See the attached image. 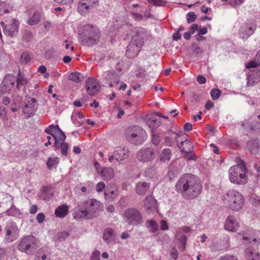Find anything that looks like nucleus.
<instances>
[{
  "instance_id": "obj_1",
  "label": "nucleus",
  "mask_w": 260,
  "mask_h": 260,
  "mask_svg": "<svg viewBox=\"0 0 260 260\" xmlns=\"http://www.w3.org/2000/svg\"><path fill=\"white\" fill-rule=\"evenodd\" d=\"M176 190L184 197L193 199L202 192V187L199 179L191 174L182 175L175 185Z\"/></svg>"
},
{
  "instance_id": "obj_2",
  "label": "nucleus",
  "mask_w": 260,
  "mask_h": 260,
  "mask_svg": "<svg viewBox=\"0 0 260 260\" xmlns=\"http://www.w3.org/2000/svg\"><path fill=\"white\" fill-rule=\"evenodd\" d=\"M102 205L95 199H89L81 203L74 212L76 219H91L96 217L102 210Z\"/></svg>"
},
{
  "instance_id": "obj_3",
  "label": "nucleus",
  "mask_w": 260,
  "mask_h": 260,
  "mask_svg": "<svg viewBox=\"0 0 260 260\" xmlns=\"http://www.w3.org/2000/svg\"><path fill=\"white\" fill-rule=\"evenodd\" d=\"M133 37L127 46L126 55L129 58H134L137 56L144 44L145 36V30L141 27L135 28L132 31Z\"/></svg>"
},
{
  "instance_id": "obj_4",
  "label": "nucleus",
  "mask_w": 260,
  "mask_h": 260,
  "mask_svg": "<svg viewBox=\"0 0 260 260\" xmlns=\"http://www.w3.org/2000/svg\"><path fill=\"white\" fill-rule=\"evenodd\" d=\"M100 37V30L96 26L87 24L83 28L80 41L82 45L90 47L98 43Z\"/></svg>"
},
{
  "instance_id": "obj_5",
  "label": "nucleus",
  "mask_w": 260,
  "mask_h": 260,
  "mask_svg": "<svg viewBox=\"0 0 260 260\" xmlns=\"http://www.w3.org/2000/svg\"><path fill=\"white\" fill-rule=\"evenodd\" d=\"M224 202L231 210L238 211L244 206V199L238 191L230 190L224 196Z\"/></svg>"
},
{
  "instance_id": "obj_6",
  "label": "nucleus",
  "mask_w": 260,
  "mask_h": 260,
  "mask_svg": "<svg viewBox=\"0 0 260 260\" xmlns=\"http://www.w3.org/2000/svg\"><path fill=\"white\" fill-rule=\"evenodd\" d=\"M246 168L243 163L238 164L230 168L229 172V179L233 183L243 184L246 183Z\"/></svg>"
},
{
  "instance_id": "obj_7",
  "label": "nucleus",
  "mask_w": 260,
  "mask_h": 260,
  "mask_svg": "<svg viewBox=\"0 0 260 260\" xmlns=\"http://www.w3.org/2000/svg\"><path fill=\"white\" fill-rule=\"evenodd\" d=\"M37 240L35 237L27 236L19 240L17 248L21 252L30 254L37 248Z\"/></svg>"
},
{
  "instance_id": "obj_8",
  "label": "nucleus",
  "mask_w": 260,
  "mask_h": 260,
  "mask_svg": "<svg viewBox=\"0 0 260 260\" xmlns=\"http://www.w3.org/2000/svg\"><path fill=\"white\" fill-rule=\"evenodd\" d=\"M124 215L126 218V222L129 224L137 225L142 220L140 212L135 208H129L125 210Z\"/></svg>"
},
{
  "instance_id": "obj_9",
  "label": "nucleus",
  "mask_w": 260,
  "mask_h": 260,
  "mask_svg": "<svg viewBox=\"0 0 260 260\" xmlns=\"http://www.w3.org/2000/svg\"><path fill=\"white\" fill-rule=\"evenodd\" d=\"M5 240L7 243L15 241L18 237L19 229L16 224L13 222L7 224L5 228Z\"/></svg>"
},
{
  "instance_id": "obj_10",
  "label": "nucleus",
  "mask_w": 260,
  "mask_h": 260,
  "mask_svg": "<svg viewBox=\"0 0 260 260\" xmlns=\"http://www.w3.org/2000/svg\"><path fill=\"white\" fill-rule=\"evenodd\" d=\"M1 24L3 27V30L5 35L11 37L16 36L18 32V27L19 26V23L18 20L15 19H13L7 25H6L4 22H1Z\"/></svg>"
},
{
  "instance_id": "obj_11",
  "label": "nucleus",
  "mask_w": 260,
  "mask_h": 260,
  "mask_svg": "<svg viewBox=\"0 0 260 260\" xmlns=\"http://www.w3.org/2000/svg\"><path fill=\"white\" fill-rule=\"evenodd\" d=\"M4 202H2L6 207H9V209L6 211V213L8 216H16L19 214V210L17 209L13 204V199L9 195H6L3 199Z\"/></svg>"
},
{
  "instance_id": "obj_12",
  "label": "nucleus",
  "mask_w": 260,
  "mask_h": 260,
  "mask_svg": "<svg viewBox=\"0 0 260 260\" xmlns=\"http://www.w3.org/2000/svg\"><path fill=\"white\" fill-rule=\"evenodd\" d=\"M138 160L142 162H147L154 159L155 153L154 149L147 148L140 150L137 155Z\"/></svg>"
},
{
  "instance_id": "obj_13",
  "label": "nucleus",
  "mask_w": 260,
  "mask_h": 260,
  "mask_svg": "<svg viewBox=\"0 0 260 260\" xmlns=\"http://www.w3.org/2000/svg\"><path fill=\"white\" fill-rule=\"evenodd\" d=\"M85 87L87 93L93 96L100 91L101 85L94 78L91 77L86 80Z\"/></svg>"
},
{
  "instance_id": "obj_14",
  "label": "nucleus",
  "mask_w": 260,
  "mask_h": 260,
  "mask_svg": "<svg viewBox=\"0 0 260 260\" xmlns=\"http://www.w3.org/2000/svg\"><path fill=\"white\" fill-rule=\"evenodd\" d=\"M15 81V78L13 76H6L2 83L0 89L1 92L2 93H6L9 92L13 87Z\"/></svg>"
},
{
  "instance_id": "obj_15",
  "label": "nucleus",
  "mask_w": 260,
  "mask_h": 260,
  "mask_svg": "<svg viewBox=\"0 0 260 260\" xmlns=\"http://www.w3.org/2000/svg\"><path fill=\"white\" fill-rule=\"evenodd\" d=\"M127 141L136 145L142 144L146 138L145 132L125 135Z\"/></svg>"
},
{
  "instance_id": "obj_16",
  "label": "nucleus",
  "mask_w": 260,
  "mask_h": 260,
  "mask_svg": "<svg viewBox=\"0 0 260 260\" xmlns=\"http://www.w3.org/2000/svg\"><path fill=\"white\" fill-rule=\"evenodd\" d=\"M255 29L256 25L254 24H245L240 29V37L243 39H247L254 32Z\"/></svg>"
},
{
  "instance_id": "obj_17",
  "label": "nucleus",
  "mask_w": 260,
  "mask_h": 260,
  "mask_svg": "<svg viewBox=\"0 0 260 260\" xmlns=\"http://www.w3.org/2000/svg\"><path fill=\"white\" fill-rule=\"evenodd\" d=\"M238 223L237 222L235 218L233 216H229L225 222V229L231 232H236L238 230Z\"/></svg>"
},
{
  "instance_id": "obj_18",
  "label": "nucleus",
  "mask_w": 260,
  "mask_h": 260,
  "mask_svg": "<svg viewBox=\"0 0 260 260\" xmlns=\"http://www.w3.org/2000/svg\"><path fill=\"white\" fill-rule=\"evenodd\" d=\"M36 103V100L34 98H32L30 101H28V103L23 108V113L28 116L34 115L37 108Z\"/></svg>"
},
{
  "instance_id": "obj_19",
  "label": "nucleus",
  "mask_w": 260,
  "mask_h": 260,
  "mask_svg": "<svg viewBox=\"0 0 260 260\" xmlns=\"http://www.w3.org/2000/svg\"><path fill=\"white\" fill-rule=\"evenodd\" d=\"M230 247L229 239L228 238L219 240L215 243L212 248L215 251H221L227 249Z\"/></svg>"
},
{
  "instance_id": "obj_20",
  "label": "nucleus",
  "mask_w": 260,
  "mask_h": 260,
  "mask_svg": "<svg viewBox=\"0 0 260 260\" xmlns=\"http://www.w3.org/2000/svg\"><path fill=\"white\" fill-rule=\"evenodd\" d=\"M146 123L152 130H153L160 126L161 119L158 118L156 115H151L147 119Z\"/></svg>"
},
{
  "instance_id": "obj_21",
  "label": "nucleus",
  "mask_w": 260,
  "mask_h": 260,
  "mask_svg": "<svg viewBox=\"0 0 260 260\" xmlns=\"http://www.w3.org/2000/svg\"><path fill=\"white\" fill-rule=\"evenodd\" d=\"M54 194V191L49 186L43 187L39 193V197L44 200L50 199Z\"/></svg>"
},
{
  "instance_id": "obj_22",
  "label": "nucleus",
  "mask_w": 260,
  "mask_h": 260,
  "mask_svg": "<svg viewBox=\"0 0 260 260\" xmlns=\"http://www.w3.org/2000/svg\"><path fill=\"white\" fill-rule=\"evenodd\" d=\"M180 144L181 146H179L181 151L185 154L186 156L191 153L193 150V145L191 142L187 140H184V141H181Z\"/></svg>"
},
{
  "instance_id": "obj_23",
  "label": "nucleus",
  "mask_w": 260,
  "mask_h": 260,
  "mask_svg": "<svg viewBox=\"0 0 260 260\" xmlns=\"http://www.w3.org/2000/svg\"><path fill=\"white\" fill-rule=\"evenodd\" d=\"M118 194V189L115 185L107 186L105 191L106 199L114 200Z\"/></svg>"
},
{
  "instance_id": "obj_24",
  "label": "nucleus",
  "mask_w": 260,
  "mask_h": 260,
  "mask_svg": "<svg viewBox=\"0 0 260 260\" xmlns=\"http://www.w3.org/2000/svg\"><path fill=\"white\" fill-rule=\"evenodd\" d=\"M99 173L101 174L105 180H110L114 176V171L111 168H104Z\"/></svg>"
},
{
  "instance_id": "obj_25",
  "label": "nucleus",
  "mask_w": 260,
  "mask_h": 260,
  "mask_svg": "<svg viewBox=\"0 0 260 260\" xmlns=\"http://www.w3.org/2000/svg\"><path fill=\"white\" fill-rule=\"evenodd\" d=\"M103 79L106 81H113V83L117 84L119 82V79L117 75L114 72L111 71L105 72L103 74Z\"/></svg>"
},
{
  "instance_id": "obj_26",
  "label": "nucleus",
  "mask_w": 260,
  "mask_h": 260,
  "mask_svg": "<svg viewBox=\"0 0 260 260\" xmlns=\"http://www.w3.org/2000/svg\"><path fill=\"white\" fill-rule=\"evenodd\" d=\"M150 185L148 183L145 182H139L136 185V191L140 195H144L146 193Z\"/></svg>"
},
{
  "instance_id": "obj_27",
  "label": "nucleus",
  "mask_w": 260,
  "mask_h": 260,
  "mask_svg": "<svg viewBox=\"0 0 260 260\" xmlns=\"http://www.w3.org/2000/svg\"><path fill=\"white\" fill-rule=\"evenodd\" d=\"M246 258L247 260H260V254L253 249L248 248L245 250Z\"/></svg>"
},
{
  "instance_id": "obj_28",
  "label": "nucleus",
  "mask_w": 260,
  "mask_h": 260,
  "mask_svg": "<svg viewBox=\"0 0 260 260\" xmlns=\"http://www.w3.org/2000/svg\"><path fill=\"white\" fill-rule=\"evenodd\" d=\"M156 204V201L153 197L147 196L144 201V207L147 210H153L155 208Z\"/></svg>"
},
{
  "instance_id": "obj_29",
  "label": "nucleus",
  "mask_w": 260,
  "mask_h": 260,
  "mask_svg": "<svg viewBox=\"0 0 260 260\" xmlns=\"http://www.w3.org/2000/svg\"><path fill=\"white\" fill-rule=\"evenodd\" d=\"M68 206L66 204L62 205L56 209L55 214L57 217L62 218L68 214Z\"/></svg>"
},
{
  "instance_id": "obj_30",
  "label": "nucleus",
  "mask_w": 260,
  "mask_h": 260,
  "mask_svg": "<svg viewBox=\"0 0 260 260\" xmlns=\"http://www.w3.org/2000/svg\"><path fill=\"white\" fill-rule=\"evenodd\" d=\"M247 147L252 153H256L258 152L259 145L257 140L249 141L247 143Z\"/></svg>"
},
{
  "instance_id": "obj_31",
  "label": "nucleus",
  "mask_w": 260,
  "mask_h": 260,
  "mask_svg": "<svg viewBox=\"0 0 260 260\" xmlns=\"http://www.w3.org/2000/svg\"><path fill=\"white\" fill-rule=\"evenodd\" d=\"M84 76L79 72H74L71 73L68 79L77 83H80L84 80Z\"/></svg>"
},
{
  "instance_id": "obj_32",
  "label": "nucleus",
  "mask_w": 260,
  "mask_h": 260,
  "mask_svg": "<svg viewBox=\"0 0 260 260\" xmlns=\"http://www.w3.org/2000/svg\"><path fill=\"white\" fill-rule=\"evenodd\" d=\"M172 153L170 149H164L162 150L159 155L161 161H169L171 157Z\"/></svg>"
},
{
  "instance_id": "obj_33",
  "label": "nucleus",
  "mask_w": 260,
  "mask_h": 260,
  "mask_svg": "<svg viewBox=\"0 0 260 260\" xmlns=\"http://www.w3.org/2000/svg\"><path fill=\"white\" fill-rule=\"evenodd\" d=\"M60 129L58 125L51 124L45 129V132L51 135L53 137L56 136L55 134Z\"/></svg>"
},
{
  "instance_id": "obj_34",
  "label": "nucleus",
  "mask_w": 260,
  "mask_h": 260,
  "mask_svg": "<svg viewBox=\"0 0 260 260\" xmlns=\"http://www.w3.org/2000/svg\"><path fill=\"white\" fill-rule=\"evenodd\" d=\"M114 236V233L112 229L108 228L105 230L103 233V240L107 243H109Z\"/></svg>"
},
{
  "instance_id": "obj_35",
  "label": "nucleus",
  "mask_w": 260,
  "mask_h": 260,
  "mask_svg": "<svg viewBox=\"0 0 260 260\" xmlns=\"http://www.w3.org/2000/svg\"><path fill=\"white\" fill-rule=\"evenodd\" d=\"M17 88L20 90L22 86H24L27 83V80L19 72L17 79Z\"/></svg>"
},
{
  "instance_id": "obj_36",
  "label": "nucleus",
  "mask_w": 260,
  "mask_h": 260,
  "mask_svg": "<svg viewBox=\"0 0 260 260\" xmlns=\"http://www.w3.org/2000/svg\"><path fill=\"white\" fill-rule=\"evenodd\" d=\"M113 153L116 156V160L117 161L121 160L123 159V156L126 154L127 149H125V148L120 149L114 151Z\"/></svg>"
},
{
  "instance_id": "obj_37",
  "label": "nucleus",
  "mask_w": 260,
  "mask_h": 260,
  "mask_svg": "<svg viewBox=\"0 0 260 260\" xmlns=\"http://www.w3.org/2000/svg\"><path fill=\"white\" fill-rule=\"evenodd\" d=\"M40 20V14L36 12L34 13L32 16L28 21L27 23L29 25H35L38 23Z\"/></svg>"
},
{
  "instance_id": "obj_38",
  "label": "nucleus",
  "mask_w": 260,
  "mask_h": 260,
  "mask_svg": "<svg viewBox=\"0 0 260 260\" xmlns=\"http://www.w3.org/2000/svg\"><path fill=\"white\" fill-rule=\"evenodd\" d=\"M146 226L149 228V232L154 233L158 229V226L156 222L153 220H150L147 221Z\"/></svg>"
},
{
  "instance_id": "obj_39",
  "label": "nucleus",
  "mask_w": 260,
  "mask_h": 260,
  "mask_svg": "<svg viewBox=\"0 0 260 260\" xmlns=\"http://www.w3.org/2000/svg\"><path fill=\"white\" fill-rule=\"evenodd\" d=\"M91 9L84 2H82L78 4V10L81 15H84L88 12Z\"/></svg>"
},
{
  "instance_id": "obj_40",
  "label": "nucleus",
  "mask_w": 260,
  "mask_h": 260,
  "mask_svg": "<svg viewBox=\"0 0 260 260\" xmlns=\"http://www.w3.org/2000/svg\"><path fill=\"white\" fill-rule=\"evenodd\" d=\"M145 132L143 131L141 127L139 126H133L131 127L127 128L125 133V135L130 134H135V133H140Z\"/></svg>"
},
{
  "instance_id": "obj_41",
  "label": "nucleus",
  "mask_w": 260,
  "mask_h": 260,
  "mask_svg": "<svg viewBox=\"0 0 260 260\" xmlns=\"http://www.w3.org/2000/svg\"><path fill=\"white\" fill-rule=\"evenodd\" d=\"M152 142L155 145L159 144V142L161 139L160 134L154 130L151 131Z\"/></svg>"
},
{
  "instance_id": "obj_42",
  "label": "nucleus",
  "mask_w": 260,
  "mask_h": 260,
  "mask_svg": "<svg viewBox=\"0 0 260 260\" xmlns=\"http://www.w3.org/2000/svg\"><path fill=\"white\" fill-rule=\"evenodd\" d=\"M156 173V168L155 166L149 167L145 171V176L150 178L153 177Z\"/></svg>"
},
{
  "instance_id": "obj_43",
  "label": "nucleus",
  "mask_w": 260,
  "mask_h": 260,
  "mask_svg": "<svg viewBox=\"0 0 260 260\" xmlns=\"http://www.w3.org/2000/svg\"><path fill=\"white\" fill-rule=\"evenodd\" d=\"M59 162V159L58 157H49L47 161V165L49 169H51L52 167L56 165Z\"/></svg>"
},
{
  "instance_id": "obj_44",
  "label": "nucleus",
  "mask_w": 260,
  "mask_h": 260,
  "mask_svg": "<svg viewBox=\"0 0 260 260\" xmlns=\"http://www.w3.org/2000/svg\"><path fill=\"white\" fill-rule=\"evenodd\" d=\"M93 186V184L90 182L87 184V186H83L81 187V191L84 194H89L92 191Z\"/></svg>"
},
{
  "instance_id": "obj_45",
  "label": "nucleus",
  "mask_w": 260,
  "mask_h": 260,
  "mask_svg": "<svg viewBox=\"0 0 260 260\" xmlns=\"http://www.w3.org/2000/svg\"><path fill=\"white\" fill-rule=\"evenodd\" d=\"M210 93L212 99L213 100H217L220 96L221 92L219 89L214 88L211 90Z\"/></svg>"
},
{
  "instance_id": "obj_46",
  "label": "nucleus",
  "mask_w": 260,
  "mask_h": 260,
  "mask_svg": "<svg viewBox=\"0 0 260 260\" xmlns=\"http://www.w3.org/2000/svg\"><path fill=\"white\" fill-rule=\"evenodd\" d=\"M60 152L64 155L67 156L68 154V150L69 149V145L67 142H62L60 144Z\"/></svg>"
},
{
  "instance_id": "obj_47",
  "label": "nucleus",
  "mask_w": 260,
  "mask_h": 260,
  "mask_svg": "<svg viewBox=\"0 0 260 260\" xmlns=\"http://www.w3.org/2000/svg\"><path fill=\"white\" fill-rule=\"evenodd\" d=\"M196 18L197 15L193 12H189L186 15V19L188 23L194 22Z\"/></svg>"
},
{
  "instance_id": "obj_48",
  "label": "nucleus",
  "mask_w": 260,
  "mask_h": 260,
  "mask_svg": "<svg viewBox=\"0 0 260 260\" xmlns=\"http://www.w3.org/2000/svg\"><path fill=\"white\" fill-rule=\"evenodd\" d=\"M259 64H260V62H259L257 60H256V57H255L254 58V60L253 61H250L246 64V67L247 69H250L251 68H255V67L258 66Z\"/></svg>"
},
{
  "instance_id": "obj_49",
  "label": "nucleus",
  "mask_w": 260,
  "mask_h": 260,
  "mask_svg": "<svg viewBox=\"0 0 260 260\" xmlns=\"http://www.w3.org/2000/svg\"><path fill=\"white\" fill-rule=\"evenodd\" d=\"M150 3L156 6H163L166 5V2L163 0H147Z\"/></svg>"
},
{
  "instance_id": "obj_50",
  "label": "nucleus",
  "mask_w": 260,
  "mask_h": 260,
  "mask_svg": "<svg viewBox=\"0 0 260 260\" xmlns=\"http://www.w3.org/2000/svg\"><path fill=\"white\" fill-rule=\"evenodd\" d=\"M55 135L57 136V139L60 141H63L66 139V136L64 133L61 129H59L57 134Z\"/></svg>"
},
{
  "instance_id": "obj_51",
  "label": "nucleus",
  "mask_w": 260,
  "mask_h": 260,
  "mask_svg": "<svg viewBox=\"0 0 260 260\" xmlns=\"http://www.w3.org/2000/svg\"><path fill=\"white\" fill-rule=\"evenodd\" d=\"M186 240L187 238L186 236L184 235H181L178 237V241H179L180 243H181L183 245V249H184L186 247Z\"/></svg>"
},
{
  "instance_id": "obj_52",
  "label": "nucleus",
  "mask_w": 260,
  "mask_h": 260,
  "mask_svg": "<svg viewBox=\"0 0 260 260\" xmlns=\"http://www.w3.org/2000/svg\"><path fill=\"white\" fill-rule=\"evenodd\" d=\"M33 37L32 33L28 31H25L23 36V40L26 42H29Z\"/></svg>"
},
{
  "instance_id": "obj_53",
  "label": "nucleus",
  "mask_w": 260,
  "mask_h": 260,
  "mask_svg": "<svg viewBox=\"0 0 260 260\" xmlns=\"http://www.w3.org/2000/svg\"><path fill=\"white\" fill-rule=\"evenodd\" d=\"M20 59L22 63H27L30 60L28 54L26 52L23 53L21 56Z\"/></svg>"
},
{
  "instance_id": "obj_54",
  "label": "nucleus",
  "mask_w": 260,
  "mask_h": 260,
  "mask_svg": "<svg viewBox=\"0 0 260 260\" xmlns=\"http://www.w3.org/2000/svg\"><path fill=\"white\" fill-rule=\"evenodd\" d=\"M83 1L90 9L93 8V7L99 2L98 0H84Z\"/></svg>"
},
{
  "instance_id": "obj_55",
  "label": "nucleus",
  "mask_w": 260,
  "mask_h": 260,
  "mask_svg": "<svg viewBox=\"0 0 260 260\" xmlns=\"http://www.w3.org/2000/svg\"><path fill=\"white\" fill-rule=\"evenodd\" d=\"M100 252L98 250H94L91 256L90 260H100Z\"/></svg>"
},
{
  "instance_id": "obj_56",
  "label": "nucleus",
  "mask_w": 260,
  "mask_h": 260,
  "mask_svg": "<svg viewBox=\"0 0 260 260\" xmlns=\"http://www.w3.org/2000/svg\"><path fill=\"white\" fill-rule=\"evenodd\" d=\"M169 135L172 137V135H175V136H177L178 137L181 138L182 136H187V134L183 132H179L178 133H174L172 131L170 130L168 131Z\"/></svg>"
},
{
  "instance_id": "obj_57",
  "label": "nucleus",
  "mask_w": 260,
  "mask_h": 260,
  "mask_svg": "<svg viewBox=\"0 0 260 260\" xmlns=\"http://www.w3.org/2000/svg\"><path fill=\"white\" fill-rule=\"evenodd\" d=\"M192 46V51L194 53L196 54H201L203 52L202 49L197 44H193Z\"/></svg>"
},
{
  "instance_id": "obj_58",
  "label": "nucleus",
  "mask_w": 260,
  "mask_h": 260,
  "mask_svg": "<svg viewBox=\"0 0 260 260\" xmlns=\"http://www.w3.org/2000/svg\"><path fill=\"white\" fill-rule=\"evenodd\" d=\"M220 260H237L236 256L230 254H226L220 258Z\"/></svg>"
},
{
  "instance_id": "obj_59",
  "label": "nucleus",
  "mask_w": 260,
  "mask_h": 260,
  "mask_svg": "<svg viewBox=\"0 0 260 260\" xmlns=\"http://www.w3.org/2000/svg\"><path fill=\"white\" fill-rule=\"evenodd\" d=\"M105 187V185L104 182H100L96 185V190L98 192H100L102 191Z\"/></svg>"
},
{
  "instance_id": "obj_60",
  "label": "nucleus",
  "mask_w": 260,
  "mask_h": 260,
  "mask_svg": "<svg viewBox=\"0 0 260 260\" xmlns=\"http://www.w3.org/2000/svg\"><path fill=\"white\" fill-rule=\"evenodd\" d=\"M170 254L171 256L174 259H177L178 255V251L175 247L172 248Z\"/></svg>"
},
{
  "instance_id": "obj_61",
  "label": "nucleus",
  "mask_w": 260,
  "mask_h": 260,
  "mask_svg": "<svg viewBox=\"0 0 260 260\" xmlns=\"http://www.w3.org/2000/svg\"><path fill=\"white\" fill-rule=\"evenodd\" d=\"M45 215L43 213H39L37 216V220L40 223H42L45 219Z\"/></svg>"
},
{
  "instance_id": "obj_62",
  "label": "nucleus",
  "mask_w": 260,
  "mask_h": 260,
  "mask_svg": "<svg viewBox=\"0 0 260 260\" xmlns=\"http://www.w3.org/2000/svg\"><path fill=\"white\" fill-rule=\"evenodd\" d=\"M165 142L166 145L169 146H172L174 144L172 139L170 138L169 136H166L165 137Z\"/></svg>"
},
{
  "instance_id": "obj_63",
  "label": "nucleus",
  "mask_w": 260,
  "mask_h": 260,
  "mask_svg": "<svg viewBox=\"0 0 260 260\" xmlns=\"http://www.w3.org/2000/svg\"><path fill=\"white\" fill-rule=\"evenodd\" d=\"M197 80L198 82L201 84H204L206 82V78L205 77V76H204L203 75L198 76Z\"/></svg>"
},
{
  "instance_id": "obj_64",
  "label": "nucleus",
  "mask_w": 260,
  "mask_h": 260,
  "mask_svg": "<svg viewBox=\"0 0 260 260\" xmlns=\"http://www.w3.org/2000/svg\"><path fill=\"white\" fill-rule=\"evenodd\" d=\"M35 260H50V258L47 257L46 254L41 256L39 253H38Z\"/></svg>"
}]
</instances>
